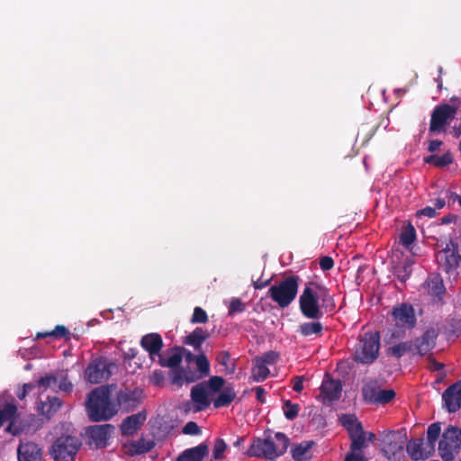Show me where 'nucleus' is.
<instances>
[{
  "label": "nucleus",
  "instance_id": "nucleus-1",
  "mask_svg": "<svg viewBox=\"0 0 461 461\" xmlns=\"http://www.w3.org/2000/svg\"><path fill=\"white\" fill-rule=\"evenodd\" d=\"M299 306L303 315L307 319L320 320L324 313L335 309V303L326 287L310 282L305 285L299 297Z\"/></svg>",
  "mask_w": 461,
  "mask_h": 461
},
{
  "label": "nucleus",
  "instance_id": "nucleus-2",
  "mask_svg": "<svg viewBox=\"0 0 461 461\" xmlns=\"http://www.w3.org/2000/svg\"><path fill=\"white\" fill-rule=\"evenodd\" d=\"M86 408L93 421L108 420L118 411L116 405L110 402V391L106 386H99L88 394Z\"/></svg>",
  "mask_w": 461,
  "mask_h": 461
},
{
  "label": "nucleus",
  "instance_id": "nucleus-3",
  "mask_svg": "<svg viewBox=\"0 0 461 461\" xmlns=\"http://www.w3.org/2000/svg\"><path fill=\"white\" fill-rule=\"evenodd\" d=\"M299 277L289 276L268 290V296L281 308L288 307L295 299L298 292Z\"/></svg>",
  "mask_w": 461,
  "mask_h": 461
},
{
  "label": "nucleus",
  "instance_id": "nucleus-4",
  "mask_svg": "<svg viewBox=\"0 0 461 461\" xmlns=\"http://www.w3.org/2000/svg\"><path fill=\"white\" fill-rule=\"evenodd\" d=\"M80 447L81 441L78 438L62 435L53 442L50 453L56 461H72Z\"/></svg>",
  "mask_w": 461,
  "mask_h": 461
},
{
  "label": "nucleus",
  "instance_id": "nucleus-5",
  "mask_svg": "<svg viewBox=\"0 0 461 461\" xmlns=\"http://www.w3.org/2000/svg\"><path fill=\"white\" fill-rule=\"evenodd\" d=\"M380 348V336L378 332L365 333L359 339L355 360L363 364L373 363L378 357Z\"/></svg>",
  "mask_w": 461,
  "mask_h": 461
},
{
  "label": "nucleus",
  "instance_id": "nucleus-6",
  "mask_svg": "<svg viewBox=\"0 0 461 461\" xmlns=\"http://www.w3.org/2000/svg\"><path fill=\"white\" fill-rule=\"evenodd\" d=\"M461 449V429L449 426L438 442V454L443 461H453Z\"/></svg>",
  "mask_w": 461,
  "mask_h": 461
},
{
  "label": "nucleus",
  "instance_id": "nucleus-7",
  "mask_svg": "<svg viewBox=\"0 0 461 461\" xmlns=\"http://www.w3.org/2000/svg\"><path fill=\"white\" fill-rule=\"evenodd\" d=\"M197 370L200 374L195 371L186 369H174L172 371V384L176 385H182L184 382L193 383L204 376H207L210 373V363L203 353H200L195 357L194 360Z\"/></svg>",
  "mask_w": 461,
  "mask_h": 461
},
{
  "label": "nucleus",
  "instance_id": "nucleus-8",
  "mask_svg": "<svg viewBox=\"0 0 461 461\" xmlns=\"http://www.w3.org/2000/svg\"><path fill=\"white\" fill-rule=\"evenodd\" d=\"M454 105L440 104L435 107L431 114L429 131H439L449 121L454 119L457 109L461 106V98L452 97Z\"/></svg>",
  "mask_w": 461,
  "mask_h": 461
},
{
  "label": "nucleus",
  "instance_id": "nucleus-9",
  "mask_svg": "<svg viewBox=\"0 0 461 461\" xmlns=\"http://www.w3.org/2000/svg\"><path fill=\"white\" fill-rule=\"evenodd\" d=\"M406 439V435L401 431H392L384 437L382 451L388 460L403 461Z\"/></svg>",
  "mask_w": 461,
  "mask_h": 461
},
{
  "label": "nucleus",
  "instance_id": "nucleus-10",
  "mask_svg": "<svg viewBox=\"0 0 461 461\" xmlns=\"http://www.w3.org/2000/svg\"><path fill=\"white\" fill-rule=\"evenodd\" d=\"M341 425L348 430L351 439V449L360 450L365 446L366 433L361 422L354 414H343L339 418Z\"/></svg>",
  "mask_w": 461,
  "mask_h": 461
},
{
  "label": "nucleus",
  "instance_id": "nucleus-11",
  "mask_svg": "<svg viewBox=\"0 0 461 461\" xmlns=\"http://www.w3.org/2000/svg\"><path fill=\"white\" fill-rule=\"evenodd\" d=\"M364 400L369 403L385 404L395 397L393 390H383L375 380L366 382L362 387Z\"/></svg>",
  "mask_w": 461,
  "mask_h": 461
},
{
  "label": "nucleus",
  "instance_id": "nucleus-12",
  "mask_svg": "<svg viewBox=\"0 0 461 461\" xmlns=\"http://www.w3.org/2000/svg\"><path fill=\"white\" fill-rule=\"evenodd\" d=\"M143 391L140 388L131 390L124 388L120 390L116 395L117 407H120L122 411L130 412L134 411L142 402Z\"/></svg>",
  "mask_w": 461,
  "mask_h": 461
},
{
  "label": "nucleus",
  "instance_id": "nucleus-13",
  "mask_svg": "<svg viewBox=\"0 0 461 461\" xmlns=\"http://www.w3.org/2000/svg\"><path fill=\"white\" fill-rule=\"evenodd\" d=\"M110 364L103 357L93 360L86 369L85 375L91 384H99L111 375Z\"/></svg>",
  "mask_w": 461,
  "mask_h": 461
},
{
  "label": "nucleus",
  "instance_id": "nucleus-14",
  "mask_svg": "<svg viewBox=\"0 0 461 461\" xmlns=\"http://www.w3.org/2000/svg\"><path fill=\"white\" fill-rule=\"evenodd\" d=\"M249 456L265 457L268 460L276 459V452L274 447V439L268 436L265 439H254L247 451Z\"/></svg>",
  "mask_w": 461,
  "mask_h": 461
},
{
  "label": "nucleus",
  "instance_id": "nucleus-15",
  "mask_svg": "<svg viewBox=\"0 0 461 461\" xmlns=\"http://www.w3.org/2000/svg\"><path fill=\"white\" fill-rule=\"evenodd\" d=\"M341 391V382L339 380H334L330 377L329 375H326L321 386V394L319 397L321 398L324 404L330 405L339 399Z\"/></svg>",
  "mask_w": 461,
  "mask_h": 461
},
{
  "label": "nucleus",
  "instance_id": "nucleus-16",
  "mask_svg": "<svg viewBox=\"0 0 461 461\" xmlns=\"http://www.w3.org/2000/svg\"><path fill=\"white\" fill-rule=\"evenodd\" d=\"M393 321L398 328L411 329L415 326L416 317L411 304L402 303L393 311Z\"/></svg>",
  "mask_w": 461,
  "mask_h": 461
},
{
  "label": "nucleus",
  "instance_id": "nucleus-17",
  "mask_svg": "<svg viewBox=\"0 0 461 461\" xmlns=\"http://www.w3.org/2000/svg\"><path fill=\"white\" fill-rule=\"evenodd\" d=\"M444 407L448 412H456L461 407V381L446 389L442 394Z\"/></svg>",
  "mask_w": 461,
  "mask_h": 461
},
{
  "label": "nucleus",
  "instance_id": "nucleus-18",
  "mask_svg": "<svg viewBox=\"0 0 461 461\" xmlns=\"http://www.w3.org/2000/svg\"><path fill=\"white\" fill-rule=\"evenodd\" d=\"M147 420V411L142 410L138 413L126 417L120 425L122 436H132L138 431Z\"/></svg>",
  "mask_w": 461,
  "mask_h": 461
},
{
  "label": "nucleus",
  "instance_id": "nucleus-19",
  "mask_svg": "<svg viewBox=\"0 0 461 461\" xmlns=\"http://www.w3.org/2000/svg\"><path fill=\"white\" fill-rule=\"evenodd\" d=\"M185 348L183 347H175L171 349L167 350L166 354L158 355V363L161 366H167L171 368L170 377L172 378V371L174 369H185L179 367L183 360V352Z\"/></svg>",
  "mask_w": 461,
  "mask_h": 461
},
{
  "label": "nucleus",
  "instance_id": "nucleus-20",
  "mask_svg": "<svg viewBox=\"0 0 461 461\" xmlns=\"http://www.w3.org/2000/svg\"><path fill=\"white\" fill-rule=\"evenodd\" d=\"M461 257L455 249L446 248L439 252L438 260L440 267L447 273L456 272Z\"/></svg>",
  "mask_w": 461,
  "mask_h": 461
},
{
  "label": "nucleus",
  "instance_id": "nucleus-21",
  "mask_svg": "<svg viewBox=\"0 0 461 461\" xmlns=\"http://www.w3.org/2000/svg\"><path fill=\"white\" fill-rule=\"evenodd\" d=\"M113 429L114 427L111 424L94 425L88 427L87 434L96 447H103Z\"/></svg>",
  "mask_w": 461,
  "mask_h": 461
},
{
  "label": "nucleus",
  "instance_id": "nucleus-22",
  "mask_svg": "<svg viewBox=\"0 0 461 461\" xmlns=\"http://www.w3.org/2000/svg\"><path fill=\"white\" fill-rule=\"evenodd\" d=\"M191 400L194 402L193 411H202L208 408L211 404V399L208 396L207 390L204 388V384H197L191 389Z\"/></svg>",
  "mask_w": 461,
  "mask_h": 461
},
{
  "label": "nucleus",
  "instance_id": "nucleus-23",
  "mask_svg": "<svg viewBox=\"0 0 461 461\" xmlns=\"http://www.w3.org/2000/svg\"><path fill=\"white\" fill-rule=\"evenodd\" d=\"M438 333L436 330L429 329L426 330L421 337L417 338L413 342L415 353L424 356L431 350L435 344Z\"/></svg>",
  "mask_w": 461,
  "mask_h": 461
},
{
  "label": "nucleus",
  "instance_id": "nucleus-24",
  "mask_svg": "<svg viewBox=\"0 0 461 461\" xmlns=\"http://www.w3.org/2000/svg\"><path fill=\"white\" fill-rule=\"evenodd\" d=\"M17 454L18 461H41V449L34 442H21Z\"/></svg>",
  "mask_w": 461,
  "mask_h": 461
},
{
  "label": "nucleus",
  "instance_id": "nucleus-25",
  "mask_svg": "<svg viewBox=\"0 0 461 461\" xmlns=\"http://www.w3.org/2000/svg\"><path fill=\"white\" fill-rule=\"evenodd\" d=\"M425 289L434 300L441 301L442 295L445 294L443 280L439 275L432 274L429 276L425 282Z\"/></svg>",
  "mask_w": 461,
  "mask_h": 461
},
{
  "label": "nucleus",
  "instance_id": "nucleus-26",
  "mask_svg": "<svg viewBox=\"0 0 461 461\" xmlns=\"http://www.w3.org/2000/svg\"><path fill=\"white\" fill-rule=\"evenodd\" d=\"M140 345L149 352L150 357H153L155 355H160L159 352L163 347V341L159 334L150 333L142 337Z\"/></svg>",
  "mask_w": 461,
  "mask_h": 461
},
{
  "label": "nucleus",
  "instance_id": "nucleus-27",
  "mask_svg": "<svg viewBox=\"0 0 461 461\" xmlns=\"http://www.w3.org/2000/svg\"><path fill=\"white\" fill-rule=\"evenodd\" d=\"M425 443L426 442L423 438L410 440L407 444H405L406 451L414 460L427 459L433 453H427V450H425Z\"/></svg>",
  "mask_w": 461,
  "mask_h": 461
},
{
  "label": "nucleus",
  "instance_id": "nucleus-28",
  "mask_svg": "<svg viewBox=\"0 0 461 461\" xmlns=\"http://www.w3.org/2000/svg\"><path fill=\"white\" fill-rule=\"evenodd\" d=\"M209 447L205 443L195 447L186 449L176 459V461H202L208 455Z\"/></svg>",
  "mask_w": 461,
  "mask_h": 461
},
{
  "label": "nucleus",
  "instance_id": "nucleus-29",
  "mask_svg": "<svg viewBox=\"0 0 461 461\" xmlns=\"http://www.w3.org/2000/svg\"><path fill=\"white\" fill-rule=\"evenodd\" d=\"M210 334L203 328H196L193 332L186 336L184 343L192 346L194 350L200 351L202 344L209 338Z\"/></svg>",
  "mask_w": 461,
  "mask_h": 461
},
{
  "label": "nucleus",
  "instance_id": "nucleus-30",
  "mask_svg": "<svg viewBox=\"0 0 461 461\" xmlns=\"http://www.w3.org/2000/svg\"><path fill=\"white\" fill-rule=\"evenodd\" d=\"M236 398V393L232 385H226L213 401L214 408L229 406Z\"/></svg>",
  "mask_w": 461,
  "mask_h": 461
},
{
  "label": "nucleus",
  "instance_id": "nucleus-31",
  "mask_svg": "<svg viewBox=\"0 0 461 461\" xmlns=\"http://www.w3.org/2000/svg\"><path fill=\"white\" fill-rule=\"evenodd\" d=\"M201 384H204V388L207 390L208 396L211 400L226 386L225 379L218 375L212 376L209 380L203 381Z\"/></svg>",
  "mask_w": 461,
  "mask_h": 461
},
{
  "label": "nucleus",
  "instance_id": "nucleus-32",
  "mask_svg": "<svg viewBox=\"0 0 461 461\" xmlns=\"http://www.w3.org/2000/svg\"><path fill=\"white\" fill-rule=\"evenodd\" d=\"M201 384H204V388L207 390L208 396L211 400L226 386L225 379L218 375L212 376L209 380L203 381Z\"/></svg>",
  "mask_w": 461,
  "mask_h": 461
},
{
  "label": "nucleus",
  "instance_id": "nucleus-33",
  "mask_svg": "<svg viewBox=\"0 0 461 461\" xmlns=\"http://www.w3.org/2000/svg\"><path fill=\"white\" fill-rule=\"evenodd\" d=\"M440 432L441 427L439 422H435L429 426L427 430V441L425 443V450H427V453H434L435 444L438 439Z\"/></svg>",
  "mask_w": 461,
  "mask_h": 461
},
{
  "label": "nucleus",
  "instance_id": "nucleus-34",
  "mask_svg": "<svg viewBox=\"0 0 461 461\" xmlns=\"http://www.w3.org/2000/svg\"><path fill=\"white\" fill-rule=\"evenodd\" d=\"M62 406V401L59 397H49L47 401L41 402L40 411L48 419L51 418Z\"/></svg>",
  "mask_w": 461,
  "mask_h": 461
},
{
  "label": "nucleus",
  "instance_id": "nucleus-35",
  "mask_svg": "<svg viewBox=\"0 0 461 461\" xmlns=\"http://www.w3.org/2000/svg\"><path fill=\"white\" fill-rule=\"evenodd\" d=\"M314 445L312 440L303 441L294 445L291 449V454L295 461H303L309 457V451Z\"/></svg>",
  "mask_w": 461,
  "mask_h": 461
},
{
  "label": "nucleus",
  "instance_id": "nucleus-36",
  "mask_svg": "<svg viewBox=\"0 0 461 461\" xmlns=\"http://www.w3.org/2000/svg\"><path fill=\"white\" fill-rule=\"evenodd\" d=\"M415 353L414 346L412 341H404L397 345L389 347L387 354L395 357L396 358L402 357L407 353Z\"/></svg>",
  "mask_w": 461,
  "mask_h": 461
},
{
  "label": "nucleus",
  "instance_id": "nucleus-37",
  "mask_svg": "<svg viewBox=\"0 0 461 461\" xmlns=\"http://www.w3.org/2000/svg\"><path fill=\"white\" fill-rule=\"evenodd\" d=\"M254 366L252 368V378L256 382L264 381L269 375V369L267 365L258 361L257 357L253 359Z\"/></svg>",
  "mask_w": 461,
  "mask_h": 461
},
{
  "label": "nucleus",
  "instance_id": "nucleus-38",
  "mask_svg": "<svg viewBox=\"0 0 461 461\" xmlns=\"http://www.w3.org/2000/svg\"><path fill=\"white\" fill-rule=\"evenodd\" d=\"M274 447L276 452V458L282 456L289 446V438L282 432H276L275 434Z\"/></svg>",
  "mask_w": 461,
  "mask_h": 461
},
{
  "label": "nucleus",
  "instance_id": "nucleus-39",
  "mask_svg": "<svg viewBox=\"0 0 461 461\" xmlns=\"http://www.w3.org/2000/svg\"><path fill=\"white\" fill-rule=\"evenodd\" d=\"M17 407L14 404L7 403L0 408V428L5 422H10L14 417H16Z\"/></svg>",
  "mask_w": 461,
  "mask_h": 461
},
{
  "label": "nucleus",
  "instance_id": "nucleus-40",
  "mask_svg": "<svg viewBox=\"0 0 461 461\" xmlns=\"http://www.w3.org/2000/svg\"><path fill=\"white\" fill-rule=\"evenodd\" d=\"M322 324L319 321L305 322L300 325L299 331L303 336H310L312 334L319 335L322 331Z\"/></svg>",
  "mask_w": 461,
  "mask_h": 461
},
{
  "label": "nucleus",
  "instance_id": "nucleus-41",
  "mask_svg": "<svg viewBox=\"0 0 461 461\" xmlns=\"http://www.w3.org/2000/svg\"><path fill=\"white\" fill-rule=\"evenodd\" d=\"M452 155L447 152L442 156L431 155L425 158V162L432 164L436 167H445L452 163Z\"/></svg>",
  "mask_w": 461,
  "mask_h": 461
},
{
  "label": "nucleus",
  "instance_id": "nucleus-42",
  "mask_svg": "<svg viewBox=\"0 0 461 461\" xmlns=\"http://www.w3.org/2000/svg\"><path fill=\"white\" fill-rule=\"evenodd\" d=\"M415 238V229L411 224L409 223L402 230V233L400 235L401 243L405 247H409L414 241Z\"/></svg>",
  "mask_w": 461,
  "mask_h": 461
},
{
  "label": "nucleus",
  "instance_id": "nucleus-43",
  "mask_svg": "<svg viewBox=\"0 0 461 461\" xmlns=\"http://www.w3.org/2000/svg\"><path fill=\"white\" fill-rule=\"evenodd\" d=\"M217 362L225 366L226 374H233L235 372V363H230V355L228 351H221L216 357Z\"/></svg>",
  "mask_w": 461,
  "mask_h": 461
},
{
  "label": "nucleus",
  "instance_id": "nucleus-44",
  "mask_svg": "<svg viewBox=\"0 0 461 461\" xmlns=\"http://www.w3.org/2000/svg\"><path fill=\"white\" fill-rule=\"evenodd\" d=\"M59 372L56 374H50L41 378H40L37 382V385L47 388H55L59 382Z\"/></svg>",
  "mask_w": 461,
  "mask_h": 461
},
{
  "label": "nucleus",
  "instance_id": "nucleus-45",
  "mask_svg": "<svg viewBox=\"0 0 461 461\" xmlns=\"http://www.w3.org/2000/svg\"><path fill=\"white\" fill-rule=\"evenodd\" d=\"M300 406L297 403H293L290 400L284 402V414L289 420H294L298 416Z\"/></svg>",
  "mask_w": 461,
  "mask_h": 461
},
{
  "label": "nucleus",
  "instance_id": "nucleus-46",
  "mask_svg": "<svg viewBox=\"0 0 461 461\" xmlns=\"http://www.w3.org/2000/svg\"><path fill=\"white\" fill-rule=\"evenodd\" d=\"M59 382H58V387L60 391L65 393H70L73 389L72 383L68 378V374L60 371L59 372Z\"/></svg>",
  "mask_w": 461,
  "mask_h": 461
},
{
  "label": "nucleus",
  "instance_id": "nucleus-47",
  "mask_svg": "<svg viewBox=\"0 0 461 461\" xmlns=\"http://www.w3.org/2000/svg\"><path fill=\"white\" fill-rule=\"evenodd\" d=\"M410 267H411L410 264L404 263L402 266L395 267L393 273L400 281L404 282L409 277V276L411 274Z\"/></svg>",
  "mask_w": 461,
  "mask_h": 461
},
{
  "label": "nucleus",
  "instance_id": "nucleus-48",
  "mask_svg": "<svg viewBox=\"0 0 461 461\" xmlns=\"http://www.w3.org/2000/svg\"><path fill=\"white\" fill-rule=\"evenodd\" d=\"M227 445L221 438H217L213 450H212V457L216 460L222 459L223 458V453L226 450Z\"/></svg>",
  "mask_w": 461,
  "mask_h": 461
},
{
  "label": "nucleus",
  "instance_id": "nucleus-49",
  "mask_svg": "<svg viewBox=\"0 0 461 461\" xmlns=\"http://www.w3.org/2000/svg\"><path fill=\"white\" fill-rule=\"evenodd\" d=\"M208 321L207 313L201 307H195L191 318L192 323H205Z\"/></svg>",
  "mask_w": 461,
  "mask_h": 461
},
{
  "label": "nucleus",
  "instance_id": "nucleus-50",
  "mask_svg": "<svg viewBox=\"0 0 461 461\" xmlns=\"http://www.w3.org/2000/svg\"><path fill=\"white\" fill-rule=\"evenodd\" d=\"M256 357L258 359V361H261L267 366L275 364L277 361L279 355L275 351H268L262 356Z\"/></svg>",
  "mask_w": 461,
  "mask_h": 461
},
{
  "label": "nucleus",
  "instance_id": "nucleus-51",
  "mask_svg": "<svg viewBox=\"0 0 461 461\" xmlns=\"http://www.w3.org/2000/svg\"><path fill=\"white\" fill-rule=\"evenodd\" d=\"M68 335H69V331L68 330V329L64 326L59 325L51 332L45 333V334H39L38 336H42V337L53 336L56 338H62V337H67Z\"/></svg>",
  "mask_w": 461,
  "mask_h": 461
},
{
  "label": "nucleus",
  "instance_id": "nucleus-52",
  "mask_svg": "<svg viewBox=\"0 0 461 461\" xmlns=\"http://www.w3.org/2000/svg\"><path fill=\"white\" fill-rule=\"evenodd\" d=\"M182 431L184 434L187 435H198L201 432V429L195 422L189 421L185 425Z\"/></svg>",
  "mask_w": 461,
  "mask_h": 461
},
{
  "label": "nucleus",
  "instance_id": "nucleus-53",
  "mask_svg": "<svg viewBox=\"0 0 461 461\" xmlns=\"http://www.w3.org/2000/svg\"><path fill=\"white\" fill-rule=\"evenodd\" d=\"M23 429L20 425L16 422V417H14L8 424V426L5 429V431L8 433L16 436L19 435L22 432Z\"/></svg>",
  "mask_w": 461,
  "mask_h": 461
},
{
  "label": "nucleus",
  "instance_id": "nucleus-54",
  "mask_svg": "<svg viewBox=\"0 0 461 461\" xmlns=\"http://www.w3.org/2000/svg\"><path fill=\"white\" fill-rule=\"evenodd\" d=\"M244 309L245 304L240 299H233L230 305L229 313L240 312H243Z\"/></svg>",
  "mask_w": 461,
  "mask_h": 461
},
{
  "label": "nucleus",
  "instance_id": "nucleus-55",
  "mask_svg": "<svg viewBox=\"0 0 461 461\" xmlns=\"http://www.w3.org/2000/svg\"><path fill=\"white\" fill-rule=\"evenodd\" d=\"M333 266H334V261L330 257L326 256V257H322L320 259V267L324 271L331 269L333 267Z\"/></svg>",
  "mask_w": 461,
  "mask_h": 461
},
{
  "label": "nucleus",
  "instance_id": "nucleus-56",
  "mask_svg": "<svg viewBox=\"0 0 461 461\" xmlns=\"http://www.w3.org/2000/svg\"><path fill=\"white\" fill-rule=\"evenodd\" d=\"M36 385L37 384H35L32 383L24 384L23 386V391L17 394V397L20 400H23L26 397L27 393L31 392L32 389H34Z\"/></svg>",
  "mask_w": 461,
  "mask_h": 461
},
{
  "label": "nucleus",
  "instance_id": "nucleus-57",
  "mask_svg": "<svg viewBox=\"0 0 461 461\" xmlns=\"http://www.w3.org/2000/svg\"><path fill=\"white\" fill-rule=\"evenodd\" d=\"M303 376H295L294 378V385H293V389L296 392V393H301L303 389Z\"/></svg>",
  "mask_w": 461,
  "mask_h": 461
},
{
  "label": "nucleus",
  "instance_id": "nucleus-58",
  "mask_svg": "<svg viewBox=\"0 0 461 461\" xmlns=\"http://www.w3.org/2000/svg\"><path fill=\"white\" fill-rule=\"evenodd\" d=\"M418 213L420 215H425L429 218H432V217L436 216V214H437L436 209L432 208V207H429V206L420 210Z\"/></svg>",
  "mask_w": 461,
  "mask_h": 461
},
{
  "label": "nucleus",
  "instance_id": "nucleus-59",
  "mask_svg": "<svg viewBox=\"0 0 461 461\" xmlns=\"http://www.w3.org/2000/svg\"><path fill=\"white\" fill-rule=\"evenodd\" d=\"M429 368L431 370H440L443 368L444 365L436 361L434 358L429 357Z\"/></svg>",
  "mask_w": 461,
  "mask_h": 461
},
{
  "label": "nucleus",
  "instance_id": "nucleus-60",
  "mask_svg": "<svg viewBox=\"0 0 461 461\" xmlns=\"http://www.w3.org/2000/svg\"><path fill=\"white\" fill-rule=\"evenodd\" d=\"M345 461H365V459L360 453H351L346 456Z\"/></svg>",
  "mask_w": 461,
  "mask_h": 461
},
{
  "label": "nucleus",
  "instance_id": "nucleus-61",
  "mask_svg": "<svg viewBox=\"0 0 461 461\" xmlns=\"http://www.w3.org/2000/svg\"><path fill=\"white\" fill-rule=\"evenodd\" d=\"M442 145V141L441 140H433L429 142V150L430 152H434L436 151L437 149H439V147Z\"/></svg>",
  "mask_w": 461,
  "mask_h": 461
},
{
  "label": "nucleus",
  "instance_id": "nucleus-62",
  "mask_svg": "<svg viewBox=\"0 0 461 461\" xmlns=\"http://www.w3.org/2000/svg\"><path fill=\"white\" fill-rule=\"evenodd\" d=\"M256 394H257V399L258 402H265V398H264V394H265V390L258 386L256 388Z\"/></svg>",
  "mask_w": 461,
  "mask_h": 461
},
{
  "label": "nucleus",
  "instance_id": "nucleus-63",
  "mask_svg": "<svg viewBox=\"0 0 461 461\" xmlns=\"http://www.w3.org/2000/svg\"><path fill=\"white\" fill-rule=\"evenodd\" d=\"M404 332L395 330L392 333L391 338L387 340V343H393L394 339H398L403 337Z\"/></svg>",
  "mask_w": 461,
  "mask_h": 461
},
{
  "label": "nucleus",
  "instance_id": "nucleus-64",
  "mask_svg": "<svg viewBox=\"0 0 461 461\" xmlns=\"http://www.w3.org/2000/svg\"><path fill=\"white\" fill-rule=\"evenodd\" d=\"M195 357L193 353H191L190 351L186 350L183 352V357H185V361L190 364L192 363L193 361L195 360Z\"/></svg>",
  "mask_w": 461,
  "mask_h": 461
}]
</instances>
